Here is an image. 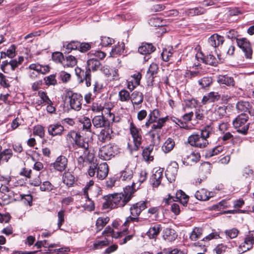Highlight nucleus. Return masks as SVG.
I'll use <instances>...</instances> for the list:
<instances>
[{"instance_id":"f257e3e1","label":"nucleus","mask_w":254,"mask_h":254,"mask_svg":"<svg viewBox=\"0 0 254 254\" xmlns=\"http://www.w3.org/2000/svg\"><path fill=\"white\" fill-rule=\"evenodd\" d=\"M134 185L135 184L132 183L131 186L126 187L123 192L109 194L104 196L103 198L105 202L103 203V208L112 209L124 206L130 200L136 191L134 188Z\"/></svg>"},{"instance_id":"f03ea898","label":"nucleus","mask_w":254,"mask_h":254,"mask_svg":"<svg viewBox=\"0 0 254 254\" xmlns=\"http://www.w3.org/2000/svg\"><path fill=\"white\" fill-rule=\"evenodd\" d=\"M129 131L133 139L134 146L132 147L131 145L128 143L127 148L132 153L133 151H138L142 144L143 141L142 131L141 129L137 127L133 122H131L129 124Z\"/></svg>"},{"instance_id":"7ed1b4c3","label":"nucleus","mask_w":254,"mask_h":254,"mask_svg":"<svg viewBox=\"0 0 254 254\" xmlns=\"http://www.w3.org/2000/svg\"><path fill=\"white\" fill-rule=\"evenodd\" d=\"M248 120L249 116L247 114H240L233 121L234 127L239 133L246 134L250 125V124L247 123Z\"/></svg>"},{"instance_id":"20e7f679","label":"nucleus","mask_w":254,"mask_h":254,"mask_svg":"<svg viewBox=\"0 0 254 254\" xmlns=\"http://www.w3.org/2000/svg\"><path fill=\"white\" fill-rule=\"evenodd\" d=\"M119 152V148L115 144H109L102 146L99 151V157L104 160H109Z\"/></svg>"},{"instance_id":"39448f33","label":"nucleus","mask_w":254,"mask_h":254,"mask_svg":"<svg viewBox=\"0 0 254 254\" xmlns=\"http://www.w3.org/2000/svg\"><path fill=\"white\" fill-rule=\"evenodd\" d=\"M65 97L69 99V104L71 109L77 111L80 110L83 101L81 94L68 90L66 93Z\"/></svg>"},{"instance_id":"423d86ee","label":"nucleus","mask_w":254,"mask_h":254,"mask_svg":"<svg viewBox=\"0 0 254 254\" xmlns=\"http://www.w3.org/2000/svg\"><path fill=\"white\" fill-rule=\"evenodd\" d=\"M24 61V58L19 56L17 59H11L9 61L5 60L2 62L0 64L1 70L5 73H9V69L14 71L19 65L21 64Z\"/></svg>"},{"instance_id":"0eeeda50","label":"nucleus","mask_w":254,"mask_h":254,"mask_svg":"<svg viewBox=\"0 0 254 254\" xmlns=\"http://www.w3.org/2000/svg\"><path fill=\"white\" fill-rule=\"evenodd\" d=\"M189 199V196L183 191L180 190L176 193L175 196L169 194L168 198L165 199V203L166 204H169L171 202L178 201L182 204L183 206H186L187 205Z\"/></svg>"},{"instance_id":"6e6552de","label":"nucleus","mask_w":254,"mask_h":254,"mask_svg":"<svg viewBox=\"0 0 254 254\" xmlns=\"http://www.w3.org/2000/svg\"><path fill=\"white\" fill-rule=\"evenodd\" d=\"M75 74L79 83L85 82V85L88 87L91 85V74L86 68L82 69L80 67H76L75 68Z\"/></svg>"},{"instance_id":"1a4fd4ad","label":"nucleus","mask_w":254,"mask_h":254,"mask_svg":"<svg viewBox=\"0 0 254 254\" xmlns=\"http://www.w3.org/2000/svg\"><path fill=\"white\" fill-rule=\"evenodd\" d=\"M188 142L191 146L199 148H205L208 144L207 139L202 138V136L196 133L189 136Z\"/></svg>"},{"instance_id":"9d476101","label":"nucleus","mask_w":254,"mask_h":254,"mask_svg":"<svg viewBox=\"0 0 254 254\" xmlns=\"http://www.w3.org/2000/svg\"><path fill=\"white\" fill-rule=\"evenodd\" d=\"M238 46L245 53L247 59H251L252 58L253 50L251 44L249 41L246 38L237 39Z\"/></svg>"},{"instance_id":"9b49d317","label":"nucleus","mask_w":254,"mask_h":254,"mask_svg":"<svg viewBox=\"0 0 254 254\" xmlns=\"http://www.w3.org/2000/svg\"><path fill=\"white\" fill-rule=\"evenodd\" d=\"M92 123L94 128H107L111 127L112 125L110 121L105 118L103 114L94 116L92 120Z\"/></svg>"},{"instance_id":"f8f14e48","label":"nucleus","mask_w":254,"mask_h":254,"mask_svg":"<svg viewBox=\"0 0 254 254\" xmlns=\"http://www.w3.org/2000/svg\"><path fill=\"white\" fill-rule=\"evenodd\" d=\"M147 201H140L132 204L129 208L130 215L139 216L141 212L147 208Z\"/></svg>"},{"instance_id":"ddd939ff","label":"nucleus","mask_w":254,"mask_h":254,"mask_svg":"<svg viewBox=\"0 0 254 254\" xmlns=\"http://www.w3.org/2000/svg\"><path fill=\"white\" fill-rule=\"evenodd\" d=\"M178 168L179 165L175 161L172 162L168 166L165 172V176L170 182L175 180L176 177L178 173Z\"/></svg>"},{"instance_id":"4468645a","label":"nucleus","mask_w":254,"mask_h":254,"mask_svg":"<svg viewBox=\"0 0 254 254\" xmlns=\"http://www.w3.org/2000/svg\"><path fill=\"white\" fill-rule=\"evenodd\" d=\"M236 107L238 112L245 113L248 112L251 116H254V109L249 102L240 101L236 104Z\"/></svg>"},{"instance_id":"2eb2a0df","label":"nucleus","mask_w":254,"mask_h":254,"mask_svg":"<svg viewBox=\"0 0 254 254\" xmlns=\"http://www.w3.org/2000/svg\"><path fill=\"white\" fill-rule=\"evenodd\" d=\"M163 170L161 168L154 169L153 174L150 178V181L153 187H158L161 182L163 178Z\"/></svg>"},{"instance_id":"dca6fc26","label":"nucleus","mask_w":254,"mask_h":254,"mask_svg":"<svg viewBox=\"0 0 254 254\" xmlns=\"http://www.w3.org/2000/svg\"><path fill=\"white\" fill-rule=\"evenodd\" d=\"M42 244H43V247L47 248V250H45V254H54V253L58 252V253L61 254L62 253L64 252H69L70 251V249L68 247H65V248H59L58 249H56L54 250H53L51 249L53 248L56 247L58 246V244H49L48 243V242L47 240H43L42 241Z\"/></svg>"},{"instance_id":"f3484780","label":"nucleus","mask_w":254,"mask_h":254,"mask_svg":"<svg viewBox=\"0 0 254 254\" xmlns=\"http://www.w3.org/2000/svg\"><path fill=\"white\" fill-rule=\"evenodd\" d=\"M160 112L158 109H154L153 110H150L147 116V119L145 122V126L146 127H149L153 123H155L160 119Z\"/></svg>"},{"instance_id":"a211bd4d","label":"nucleus","mask_w":254,"mask_h":254,"mask_svg":"<svg viewBox=\"0 0 254 254\" xmlns=\"http://www.w3.org/2000/svg\"><path fill=\"white\" fill-rule=\"evenodd\" d=\"M67 159L63 155H61L57 157L54 163L51 164L53 166L54 169L59 172L64 171L67 167Z\"/></svg>"},{"instance_id":"6ab92c4d","label":"nucleus","mask_w":254,"mask_h":254,"mask_svg":"<svg viewBox=\"0 0 254 254\" xmlns=\"http://www.w3.org/2000/svg\"><path fill=\"white\" fill-rule=\"evenodd\" d=\"M64 130V126L60 123H55L49 126L48 131L50 135L55 136L61 135Z\"/></svg>"},{"instance_id":"aec40b11","label":"nucleus","mask_w":254,"mask_h":254,"mask_svg":"<svg viewBox=\"0 0 254 254\" xmlns=\"http://www.w3.org/2000/svg\"><path fill=\"white\" fill-rule=\"evenodd\" d=\"M73 147L81 148L83 149H87L89 146V144L87 141H85V139L82 137L80 134V132L77 131L76 135L74 138V141L72 143Z\"/></svg>"},{"instance_id":"412c9836","label":"nucleus","mask_w":254,"mask_h":254,"mask_svg":"<svg viewBox=\"0 0 254 254\" xmlns=\"http://www.w3.org/2000/svg\"><path fill=\"white\" fill-rule=\"evenodd\" d=\"M112 133L113 130L111 127L103 128L98 135V138L102 143L108 141L112 138Z\"/></svg>"},{"instance_id":"4be33fe9","label":"nucleus","mask_w":254,"mask_h":254,"mask_svg":"<svg viewBox=\"0 0 254 254\" xmlns=\"http://www.w3.org/2000/svg\"><path fill=\"white\" fill-rule=\"evenodd\" d=\"M200 158V155L199 153L193 152L183 158V163L186 166H192L198 162Z\"/></svg>"},{"instance_id":"5701e85b","label":"nucleus","mask_w":254,"mask_h":254,"mask_svg":"<svg viewBox=\"0 0 254 254\" xmlns=\"http://www.w3.org/2000/svg\"><path fill=\"white\" fill-rule=\"evenodd\" d=\"M224 42V38L215 33L211 35L208 39V43L214 49L218 47L219 45H222Z\"/></svg>"},{"instance_id":"b1692460","label":"nucleus","mask_w":254,"mask_h":254,"mask_svg":"<svg viewBox=\"0 0 254 254\" xmlns=\"http://www.w3.org/2000/svg\"><path fill=\"white\" fill-rule=\"evenodd\" d=\"M156 50V47L151 43L143 42L138 48V52L146 56L150 55Z\"/></svg>"},{"instance_id":"393cba45","label":"nucleus","mask_w":254,"mask_h":254,"mask_svg":"<svg viewBox=\"0 0 254 254\" xmlns=\"http://www.w3.org/2000/svg\"><path fill=\"white\" fill-rule=\"evenodd\" d=\"M201 54L202 55L201 59L203 63L214 66L217 65L218 61L211 53L208 52L206 54L203 53Z\"/></svg>"},{"instance_id":"a878e982","label":"nucleus","mask_w":254,"mask_h":254,"mask_svg":"<svg viewBox=\"0 0 254 254\" xmlns=\"http://www.w3.org/2000/svg\"><path fill=\"white\" fill-rule=\"evenodd\" d=\"M101 66V64L99 60L95 58H92L87 61V65L85 68L89 71H96L99 69Z\"/></svg>"},{"instance_id":"bb28decb","label":"nucleus","mask_w":254,"mask_h":254,"mask_svg":"<svg viewBox=\"0 0 254 254\" xmlns=\"http://www.w3.org/2000/svg\"><path fill=\"white\" fill-rule=\"evenodd\" d=\"M62 181L68 188L72 187L76 182L75 178L69 171H65L63 175Z\"/></svg>"},{"instance_id":"cd10ccee","label":"nucleus","mask_w":254,"mask_h":254,"mask_svg":"<svg viewBox=\"0 0 254 254\" xmlns=\"http://www.w3.org/2000/svg\"><path fill=\"white\" fill-rule=\"evenodd\" d=\"M109 168L107 163H101L97 168V178L101 180H104L107 176Z\"/></svg>"},{"instance_id":"c85d7f7f","label":"nucleus","mask_w":254,"mask_h":254,"mask_svg":"<svg viewBox=\"0 0 254 254\" xmlns=\"http://www.w3.org/2000/svg\"><path fill=\"white\" fill-rule=\"evenodd\" d=\"M158 69L157 64L152 63L149 66L147 72V82L149 84H152L154 81V75L157 74Z\"/></svg>"},{"instance_id":"c756f323","label":"nucleus","mask_w":254,"mask_h":254,"mask_svg":"<svg viewBox=\"0 0 254 254\" xmlns=\"http://www.w3.org/2000/svg\"><path fill=\"white\" fill-rule=\"evenodd\" d=\"M79 42L77 41H71L70 42H64L63 43V50L64 54H69L72 51L78 49Z\"/></svg>"},{"instance_id":"7c9ffc66","label":"nucleus","mask_w":254,"mask_h":254,"mask_svg":"<svg viewBox=\"0 0 254 254\" xmlns=\"http://www.w3.org/2000/svg\"><path fill=\"white\" fill-rule=\"evenodd\" d=\"M161 229L162 226L161 224H156L149 228L146 235L150 239H155L159 234Z\"/></svg>"},{"instance_id":"2f4dec72","label":"nucleus","mask_w":254,"mask_h":254,"mask_svg":"<svg viewBox=\"0 0 254 254\" xmlns=\"http://www.w3.org/2000/svg\"><path fill=\"white\" fill-rule=\"evenodd\" d=\"M212 192H208L204 189H201L196 191L195 197L196 199L201 201H206L208 200L211 197Z\"/></svg>"},{"instance_id":"473e14b6","label":"nucleus","mask_w":254,"mask_h":254,"mask_svg":"<svg viewBox=\"0 0 254 254\" xmlns=\"http://www.w3.org/2000/svg\"><path fill=\"white\" fill-rule=\"evenodd\" d=\"M254 244V236L250 232L249 234L247 235L244 240L243 244L240 246L241 247H243V252L250 250L253 247Z\"/></svg>"},{"instance_id":"72a5a7b5","label":"nucleus","mask_w":254,"mask_h":254,"mask_svg":"<svg viewBox=\"0 0 254 254\" xmlns=\"http://www.w3.org/2000/svg\"><path fill=\"white\" fill-rule=\"evenodd\" d=\"M217 82L220 84L229 86H234L235 85L233 77L228 75H219L217 78Z\"/></svg>"},{"instance_id":"f704fd0d","label":"nucleus","mask_w":254,"mask_h":254,"mask_svg":"<svg viewBox=\"0 0 254 254\" xmlns=\"http://www.w3.org/2000/svg\"><path fill=\"white\" fill-rule=\"evenodd\" d=\"M206 10L202 7H196L193 8H190L185 12V15L188 16H194L195 15H202L205 13Z\"/></svg>"},{"instance_id":"c9c22d12","label":"nucleus","mask_w":254,"mask_h":254,"mask_svg":"<svg viewBox=\"0 0 254 254\" xmlns=\"http://www.w3.org/2000/svg\"><path fill=\"white\" fill-rule=\"evenodd\" d=\"M227 107L224 105L222 106H217L213 112V115L214 116V119L218 120L223 118L226 115V110Z\"/></svg>"},{"instance_id":"e433bc0d","label":"nucleus","mask_w":254,"mask_h":254,"mask_svg":"<svg viewBox=\"0 0 254 254\" xmlns=\"http://www.w3.org/2000/svg\"><path fill=\"white\" fill-rule=\"evenodd\" d=\"M178 235L174 229L167 228L164 231L163 238L168 242H172L176 240Z\"/></svg>"},{"instance_id":"4c0bfd02","label":"nucleus","mask_w":254,"mask_h":254,"mask_svg":"<svg viewBox=\"0 0 254 254\" xmlns=\"http://www.w3.org/2000/svg\"><path fill=\"white\" fill-rule=\"evenodd\" d=\"M175 146V142L174 139L171 137L168 138L162 146V151L168 153L171 151Z\"/></svg>"},{"instance_id":"58836bf2","label":"nucleus","mask_w":254,"mask_h":254,"mask_svg":"<svg viewBox=\"0 0 254 254\" xmlns=\"http://www.w3.org/2000/svg\"><path fill=\"white\" fill-rule=\"evenodd\" d=\"M143 95L139 91H134L132 92L130 96V99L132 103L134 105H138L142 103L143 101Z\"/></svg>"},{"instance_id":"ea45409f","label":"nucleus","mask_w":254,"mask_h":254,"mask_svg":"<svg viewBox=\"0 0 254 254\" xmlns=\"http://www.w3.org/2000/svg\"><path fill=\"white\" fill-rule=\"evenodd\" d=\"M133 175V172L132 168L127 166L125 170L121 172L120 179L122 181H129L132 178Z\"/></svg>"},{"instance_id":"a19ab883","label":"nucleus","mask_w":254,"mask_h":254,"mask_svg":"<svg viewBox=\"0 0 254 254\" xmlns=\"http://www.w3.org/2000/svg\"><path fill=\"white\" fill-rule=\"evenodd\" d=\"M12 151L10 149H5L1 151L0 154V164L7 162L12 157Z\"/></svg>"},{"instance_id":"79ce46f5","label":"nucleus","mask_w":254,"mask_h":254,"mask_svg":"<svg viewBox=\"0 0 254 254\" xmlns=\"http://www.w3.org/2000/svg\"><path fill=\"white\" fill-rule=\"evenodd\" d=\"M153 147L154 144H150L143 149L142 154L145 161H151L153 160V156L151 155V153L153 151Z\"/></svg>"},{"instance_id":"37998d69","label":"nucleus","mask_w":254,"mask_h":254,"mask_svg":"<svg viewBox=\"0 0 254 254\" xmlns=\"http://www.w3.org/2000/svg\"><path fill=\"white\" fill-rule=\"evenodd\" d=\"M110 218L109 217H100L96 222V232L100 231L105 225L109 222Z\"/></svg>"},{"instance_id":"c03bdc74","label":"nucleus","mask_w":254,"mask_h":254,"mask_svg":"<svg viewBox=\"0 0 254 254\" xmlns=\"http://www.w3.org/2000/svg\"><path fill=\"white\" fill-rule=\"evenodd\" d=\"M220 97V95L218 92H210L208 93L207 96H205L203 97L202 101L203 103L207 101L215 102L219 100Z\"/></svg>"},{"instance_id":"a18cd8bd","label":"nucleus","mask_w":254,"mask_h":254,"mask_svg":"<svg viewBox=\"0 0 254 254\" xmlns=\"http://www.w3.org/2000/svg\"><path fill=\"white\" fill-rule=\"evenodd\" d=\"M16 46L15 45H11L6 52H1L0 53V59L5 58L6 57L10 58V60L15 56Z\"/></svg>"},{"instance_id":"49530a36","label":"nucleus","mask_w":254,"mask_h":254,"mask_svg":"<svg viewBox=\"0 0 254 254\" xmlns=\"http://www.w3.org/2000/svg\"><path fill=\"white\" fill-rule=\"evenodd\" d=\"M77 64L76 59L72 55L64 57V61H63V65L65 67H73Z\"/></svg>"},{"instance_id":"de8ad7c7","label":"nucleus","mask_w":254,"mask_h":254,"mask_svg":"<svg viewBox=\"0 0 254 254\" xmlns=\"http://www.w3.org/2000/svg\"><path fill=\"white\" fill-rule=\"evenodd\" d=\"M83 125V129L90 132H92V123L90 119L87 117H83L80 120Z\"/></svg>"},{"instance_id":"09e8293b","label":"nucleus","mask_w":254,"mask_h":254,"mask_svg":"<svg viewBox=\"0 0 254 254\" xmlns=\"http://www.w3.org/2000/svg\"><path fill=\"white\" fill-rule=\"evenodd\" d=\"M83 156L86 159V162L88 164H91L93 161L95 155L93 151L89 149V147L87 149H83Z\"/></svg>"},{"instance_id":"8fccbe9b","label":"nucleus","mask_w":254,"mask_h":254,"mask_svg":"<svg viewBox=\"0 0 254 254\" xmlns=\"http://www.w3.org/2000/svg\"><path fill=\"white\" fill-rule=\"evenodd\" d=\"M213 132V128L210 125H207L205 126L201 130L200 134H199L202 138L204 139H207L210 135Z\"/></svg>"},{"instance_id":"3c124183","label":"nucleus","mask_w":254,"mask_h":254,"mask_svg":"<svg viewBox=\"0 0 254 254\" xmlns=\"http://www.w3.org/2000/svg\"><path fill=\"white\" fill-rule=\"evenodd\" d=\"M125 47V44L123 42L121 43H118V45H116L115 47L112 49L111 54L112 56H114L115 55H121L124 53Z\"/></svg>"},{"instance_id":"603ef678","label":"nucleus","mask_w":254,"mask_h":254,"mask_svg":"<svg viewBox=\"0 0 254 254\" xmlns=\"http://www.w3.org/2000/svg\"><path fill=\"white\" fill-rule=\"evenodd\" d=\"M173 54V49L172 48L165 49L161 53L162 60L165 62H168L170 60Z\"/></svg>"},{"instance_id":"864d4df0","label":"nucleus","mask_w":254,"mask_h":254,"mask_svg":"<svg viewBox=\"0 0 254 254\" xmlns=\"http://www.w3.org/2000/svg\"><path fill=\"white\" fill-rule=\"evenodd\" d=\"M58 79L64 83H66L71 79V75L65 71H61L58 74Z\"/></svg>"},{"instance_id":"5fc2aeb1","label":"nucleus","mask_w":254,"mask_h":254,"mask_svg":"<svg viewBox=\"0 0 254 254\" xmlns=\"http://www.w3.org/2000/svg\"><path fill=\"white\" fill-rule=\"evenodd\" d=\"M203 230L200 228H194L190 235V239L192 241H196L200 238L202 234Z\"/></svg>"},{"instance_id":"6e6d98bb","label":"nucleus","mask_w":254,"mask_h":254,"mask_svg":"<svg viewBox=\"0 0 254 254\" xmlns=\"http://www.w3.org/2000/svg\"><path fill=\"white\" fill-rule=\"evenodd\" d=\"M223 147L222 146H217L211 149L207 150L206 152L205 156L208 157H211L214 155H217L223 150Z\"/></svg>"},{"instance_id":"4d7b16f0","label":"nucleus","mask_w":254,"mask_h":254,"mask_svg":"<svg viewBox=\"0 0 254 254\" xmlns=\"http://www.w3.org/2000/svg\"><path fill=\"white\" fill-rule=\"evenodd\" d=\"M21 200L23 201V203L26 205L32 206L33 204V196L31 194H20Z\"/></svg>"},{"instance_id":"13d9d810","label":"nucleus","mask_w":254,"mask_h":254,"mask_svg":"<svg viewBox=\"0 0 254 254\" xmlns=\"http://www.w3.org/2000/svg\"><path fill=\"white\" fill-rule=\"evenodd\" d=\"M64 56L62 52H55L52 54V60L56 63H60L63 64V61H64Z\"/></svg>"},{"instance_id":"bf43d9fd","label":"nucleus","mask_w":254,"mask_h":254,"mask_svg":"<svg viewBox=\"0 0 254 254\" xmlns=\"http://www.w3.org/2000/svg\"><path fill=\"white\" fill-rule=\"evenodd\" d=\"M109 234H111L112 237L116 239L121 237L123 235L122 232H118L117 234H115L113 229L109 226H107L102 232V235H107Z\"/></svg>"},{"instance_id":"052dcab7","label":"nucleus","mask_w":254,"mask_h":254,"mask_svg":"<svg viewBox=\"0 0 254 254\" xmlns=\"http://www.w3.org/2000/svg\"><path fill=\"white\" fill-rule=\"evenodd\" d=\"M198 82L202 88H204L210 85L212 83V79L210 77L206 76L199 80Z\"/></svg>"},{"instance_id":"680f3d73","label":"nucleus","mask_w":254,"mask_h":254,"mask_svg":"<svg viewBox=\"0 0 254 254\" xmlns=\"http://www.w3.org/2000/svg\"><path fill=\"white\" fill-rule=\"evenodd\" d=\"M38 95L45 104H53V102L49 98L46 92L40 90L38 92Z\"/></svg>"},{"instance_id":"e2e57ef3","label":"nucleus","mask_w":254,"mask_h":254,"mask_svg":"<svg viewBox=\"0 0 254 254\" xmlns=\"http://www.w3.org/2000/svg\"><path fill=\"white\" fill-rule=\"evenodd\" d=\"M55 189L54 186L49 182L45 181L40 187V190L42 191H51Z\"/></svg>"},{"instance_id":"0e129e2a","label":"nucleus","mask_w":254,"mask_h":254,"mask_svg":"<svg viewBox=\"0 0 254 254\" xmlns=\"http://www.w3.org/2000/svg\"><path fill=\"white\" fill-rule=\"evenodd\" d=\"M56 74H53L45 77L44 80L46 85L48 86L56 85L57 84V81L56 79Z\"/></svg>"},{"instance_id":"69168bd1","label":"nucleus","mask_w":254,"mask_h":254,"mask_svg":"<svg viewBox=\"0 0 254 254\" xmlns=\"http://www.w3.org/2000/svg\"><path fill=\"white\" fill-rule=\"evenodd\" d=\"M103 85L100 83L98 80L94 82L93 92L94 94V97H96L98 94L101 93L103 91Z\"/></svg>"},{"instance_id":"338daca9","label":"nucleus","mask_w":254,"mask_h":254,"mask_svg":"<svg viewBox=\"0 0 254 254\" xmlns=\"http://www.w3.org/2000/svg\"><path fill=\"white\" fill-rule=\"evenodd\" d=\"M119 100L122 102H127L130 99L129 93L125 89H123L119 92Z\"/></svg>"},{"instance_id":"774afa93","label":"nucleus","mask_w":254,"mask_h":254,"mask_svg":"<svg viewBox=\"0 0 254 254\" xmlns=\"http://www.w3.org/2000/svg\"><path fill=\"white\" fill-rule=\"evenodd\" d=\"M148 23L153 27H161L163 26L162 20L157 16H153L150 18Z\"/></svg>"}]
</instances>
